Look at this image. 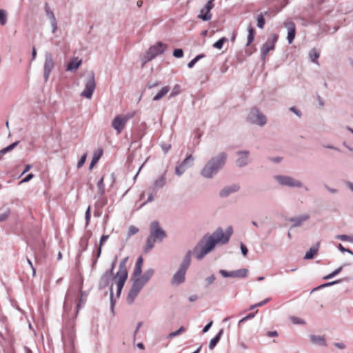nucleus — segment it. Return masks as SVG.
I'll return each mask as SVG.
<instances>
[{
    "label": "nucleus",
    "mask_w": 353,
    "mask_h": 353,
    "mask_svg": "<svg viewBox=\"0 0 353 353\" xmlns=\"http://www.w3.org/2000/svg\"><path fill=\"white\" fill-rule=\"evenodd\" d=\"M117 257L116 256L114 261L111 263V267L110 269L107 270L105 273L108 274V275L113 276L114 274V270L115 268L116 264H117Z\"/></svg>",
    "instance_id": "45"
},
{
    "label": "nucleus",
    "mask_w": 353,
    "mask_h": 353,
    "mask_svg": "<svg viewBox=\"0 0 353 353\" xmlns=\"http://www.w3.org/2000/svg\"><path fill=\"white\" fill-rule=\"evenodd\" d=\"M157 241L153 237L149 235L146 239V245L143 248L145 253L150 252L154 246V243Z\"/></svg>",
    "instance_id": "26"
},
{
    "label": "nucleus",
    "mask_w": 353,
    "mask_h": 353,
    "mask_svg": "<svg viewBox=\"0 0 353 353\" xmlns=\"http://www.w3.org/2000/svg\"><path fill=\"white\" fill-rule=\"evenodd\" d=\"M194 161V158L192 154H190L181 163L187 168L191 166L193 164Z\"/></svg>",
    "instance_id": "40"
},
{
    "label": "nucleus",
    "mask_w": 353,
    "mask_h": 353,
    "mask_svg": "<svg viewBox=\"0 0 353 353\" xmlns=\"http://www.w3.org/2000/svg\"><path fill=\"white\" fill-rule=\"evenodd\" d=\"M319 55V52L315 48H312L309 52L311 61L316 64H319L318 59Z\"/></svg>",
    "instance_id": "35"
},
{
    "label": "nucleus",
    "mask_w": 353,
    "mask_h": 353,
    "mask_svg": "<svg viewBox=\"0 0 353 353\" xmlns=\"http://www.w3.org/2000/svg\"><path fill=\"white\" fill-rule=\"evenodd\" d=\"M342 270H343V267H339L338 268L334 270L333 272H332L329 274L323 277V279L328 280V279H332L334 276H336V275H338L339 273H341L342 272Z\"/></svg>",
    "instance_id": "38"
},
{
    "label": "nucleus",
    "mask_w": 353,
    "mask_h": 353,
    "mask_svg": "<svg viewBox=\"0 0 353 353\" xmlns=\"http://www.w3.org/2000/svg\"><path fill=\"white\" fill-rule=\"evenodd\" d=\"M7 22L6 12L4 10L0 9V23L4 26Z\"/></svg>",
    "instance_id": "44"
},
{
    "label": "nucleus",
    "mask_w": 353,
    "mask_h": 353,
    "mask_svg": "<svg viewBox=\"0 0 353 353\" xmlns=\"http://www.w3.org/2000/svg\"><path fill=\"white\" fill-rule=\"evenodd\" d=\"M150 235L157 240V242H161L167 236V234L160 225L159 222H152L150 226Z\"/></svg>",
    "instance_id": "9"
},
{
    "label": "nucleus",
    "mask_w": 353,
    "mask_h": 353,
    "mask_svg": "<svg viewBox=\"0 0 353 353\" xmlns=\"http://www.w3.org/2000/svg\"><path fill=\"white\" fill-rule=\"evenodd\" d=\"M240 248L241 254L243 256H246L248 253V249L247 246L242 242L240 243Z\"/></svg>",
    "instance_id": "56"
},
{
    "label": "nucleus",
    "mask_w": 353,
    "mask_h": 353,
    "mask_svg": "<svg viewBox=\"0 0 353 353\" xmlns=\"http://www.w3.org/2000/svg\"><path fill=\"white\" fill-rule=\"evenodd\" d=\"M165 183V177L162 176L158 180L156 181L155 185L159 187H162Z\"/></svg>",
    "instance_id": "57"
},
{
    "label": "nucleus",
    "mask_w": 353,
    "mask_h": 353,
    "mask_svg": "<svg viewBox=\"0 0 353 353\" xmlns=\"http://www.w3.org/2000/svg\"><path fill=\"white\" fill-rule=\"evenodd\" d=\"M191 255L192 251L188 250L183 257L178 270L172 278L171 283L173 285H179L185 282L187 270L191 264Z\"/></svg>",
    "instance_id": "4"
},
{
    "label": "nucleus",
    "mask_w": 353,
    "mask_h": 353,
    "mask_svg": "<svg viewBox=\"0 0 353 353\" xmlns=\"http://www.w3.org/2000/svg\"><path fill=\"white\" fill-rule=\"evenodd\" d=\"M284 26L288 29V40L289 43H292L294 39L296 34V26L295 23L290 20L284 22Z\"/></svg>",
    "instance_id": "13"
},
{
    "label": "nucleus",
    "mask_w": 353,
    "mask_h": 353,
    "mask_svg": "<svg viewBox=\"0 0 353 353\" xmlns=\"http://www.w3.org/2000/svg\"><path fill=\"white\" fill-rule=\"evenodd\" d=\"M226 161V154L224 152L219 154L216 157L210 159L204 166L201 174L205 178H211L221 169Z\"/></svg>",
    "instance_id": "3"
},
{
    "label": "nucleus",
    "mask_w": 353,
    "mask_h": 353,
    "mask_svg": "<svg viewBox=\"0 0 353 353\" xmlns=\"http://www.w3.org/2000/svg\"><path fill=\"white\" fill-rule=\"evenodd\" d=\"M186 167L181 163L179 165L176 167L175 172L178 176H181L185 170Z\"/></svg>",
    "instance_id": "50"
},
{
    "label": "nucleus",
    "mask_w": 353,
    "mask_h": 353,
    "mask_svg": "<svg viewBox=\"0 0 353 353\" xmlns=\"http://www.w3.org/2000/svg\"><path fill=\"white\" fill-rule=\"evenodd\" d=\"M215 279H216V276L214 274H212L210 276L207 277L205 279V288H209V286L214 282Z\"/></svg>",
    "instance_id": "46"
},
{
    "label": "nucleus",
    "mask_w": 353,
    "mask_h": 353,
    "mask_svg": "<svg viewBox=\"0 0 353 353\" xmlns=\"http://www.w3.org/2000/svg\"><path fill=\"white\" fill-rule=\"evenodd\" d=\"M203 57H205V54H203L197 55L195 58H194L192 60H191L188 63V67L190 68H192L199 60H200L201 58H203Z\"/></svg>",
    "instance_id": "43"
},
{
    "label": "nucleus",
    "mask_w": 353,
    "mask_h": 353,
    "mask_svg": "<svg viewBox=\"0 0 353 353\" xmlns=\"http://www.w3.org/2000/svg\"><path fill=\"white\" fill-rule=\"evenodd\" d=\"M185 330L186 329H185V327L184 326H181L177 330H176L174 332H170L168 335V339H172L173 337L177 336L180 335L182 332H185Z\"/></svg>",
    "instance_id": "39"
},
{
    "label": "nucleus",
    "mask_w": 353,
    "mask_h": 353,
    "mask_svg": "<svg viewBox=\"0 0 353 353\" xmlns=\"http://www.w3.org/2000/svg\"><path fill=\"white\" fill-rule=\"evenodd\" d=\"M214 3L213 1L211 0H209L206 5L205 6V8L206 9V13L205 14H199V18L203 19V21H209L212 18V14H210V10L213 8Z\"/></svg>",
    "instance_id": "17"
},
{
    "label": "nucleus",
    "mask_w": 353,
    "mask_h": 353,
    "mask_svg": "<svg viewBox=\"0 0 353 353\" xmlns=\"http://www.w3.org/2000/svg\"><path fill=\"white\" fill-rule=\"evenodd\" d=\"M350 280V279L349 277H345V278H343V279H337V280H335V281H330V282L324 283L319 285L318 287L314 288L313 291L317 290H319V289H322V288H326V287H330V286H332V285L340 283L342 281H349Z\"/></svg>",
    "instance_id": "21"
},
{
    "label": "nucleus",
    "mask_w": 353,
    "mask_h": 353,
    "mask_svg": "<svg viewBox=\"0 0 353 353\" xmlns=\"http://www.w3.org/2000/svg\"><path fill=\"white\" fill-rule=\"evenodd\" d=\"M219 273L224 278L231 277V271H227L225 270H220Z\"/></svg>",
    "instance_id": "62"
},
{
    "label": "nucleus",
    "mask_w": 353,
    "mask_h": 353,
    "mask_svg": "<svg viewBox=\"0 0 353 353\" xmlns=\"http://www.w3.org/2000/svg\"><path fill=\"white\" fill-rule=\"evenodd\" d=\"M223 334V329H221L218 333L215 335L214 337H213L210 341V343H209V349L210 350H213L216 346V345L219 343V342L220 341L221 339V336Z\"/></svg>",
    "instance_id": "22"
},
{
    "label": "nucleus",
    "mask_w": 353,
    "mask_h": 353,
    "mask_svg": "<svg viewBox=\"0 0 353 353\" xmlns=\"http://www.w3.org/2000/svg\"><path fill=\"white\" fill-rule=\"evenodd\" d=\"M174 57L181 58L183 56V51L181 49H175L173 52Z\"/></svg>",
    "instance_id": "60"
},
{
    "label": "nucleus",
    "mask_w": 353,
    "mask_h": 353,
    "mask_svg": "<svg viewBox=\"0 0 353 353\" xmlns=\"http://www.w3.org/2000/svg\"><path fill=\"white\" fill-rule=\"evenodd\" d=\"M181 92V88L179 85H175L170 94V97H174L179 94Z\"/></svg>",
    "instance_id": "53"
},
{
    "label": "nucleus",
    "mask_w": 353,
    "mask_h": 353,
    "mask_svg": "<svg viewBox=\"0 0 353 353\" xmlns=\"http://www.w3.org/2000/svg\"><path fill=\"white\" fill-rule=\"evenodd\" d=\"M138 232H139L138 228H137L134 225H131L129 228L128 236V237H130V236L137 234Z\"/></svg>",
    "instance_id": "54"
},
{
    "label": "nucleus",
    "mask_w": 353,
    "mask_h": 353,
    "mask_svg": "<svg viewBox=\"0 0 353 353\" xmlns=\"http://www.w3.org/2000/svg\"><path fill=\"white\" fill-rule=\"evenodd\" d=\"M290 319H291V321L294 323V324H296V325H304L305 324V321L301 319V318H299V317H296V316H291L290 317Z\"/></svg>",
    "instance_id": "49"
},
{
    "label": "nucleus",
    "mask_w": 353,
    "mask_h": 353,
    "mask_svg": "<svg viewBox=\"0 0 353 353\" xmlns=\"http://www.w3.org/2000/svg\"><path fill=\"white\" fill-rule=\"evenodd\" d=\"M46 13H47L48 17L50 19L51 24L53 28L52 32L54 33L56 32V30H57V23L55 16H54L53 12L50 10H47Z\"/></svg>",
    "instance_id": "31"
},
{
    "label": "nucleus",
    "mask_w": 353,
    "mask_h": 353,
    "mask_svg": "<svg viewBox=\"0 0 353 353\" xmlns=\"http://www.w3.org/2000/svg\"><path fill=\"white\" fill-rule=\"evenodd\" d=\"M268 12H265L264 13H261L260 14L258 15V17H257V26L259 28L263 29L264 28V25H265L264 16L265 15H268Z\"/></svg>",
    "instance_id": "36"
},
{
    "label": "nucleus",
    "mask_w": 353,
    "mask_h": 353,
    "mask_svg": "<svg viewBox=\"0 0 353 353\" xmlns=\"http://www.w3.org/2000/svg\"><path fill=\"white\" fill-rule=\"evenodd\" d=\"M248 119L256 124H258L259 125H263L266 123V118L262 114L259 110L256 108H253L251 110Z\"/></svg>",
    "instance_id": "11"
},
{
    "label": "nucleus",
    "mask_w": 353,
    "mask_h": 353,
    "mask_svg": "<svg viewBox=\"0 0 353 353\" xmlns=\"http://www.w3.org/2000/svg\"><path fill=\"white\" fill-rule=\"evenodd\" d=\"M228 39L225 37H223L218 40L213 44V47L217 49L221 50L223 48V43L227 41Z\"/></svg>",
    "instance_id": "42"
},
{
    "label": "nucleus",
    "mask_w": 353,
    "mask_h": 353,
    "mask_svg": "<svg viewBox=\"0 0 353 353\" xmlns=\"http://www.w3.org/2000/svg\"><path fill=\"white\" fill-rule=\"evenodd\" d=\"M89 223L90 222H85V232H84V234L82 235L79 240L78 253L76 256L77 260H78L81 257V254L88 249L89 240L92 234L91 230H88Z\"/></svg>",
    "instance_id": "5"
},
{
    "label": "nucleus",
    "mask_w": 353,
    "mask_h": 353,
    "mask_svg": "<svg viewBox=\"0 0 353 353\" xmlns=\"http://www.w3.org/2000/svg\"><path fill=\"white\" fill-rule=\"evenodd\" d=\"M238 154L239 155V158L236 161V164L238 166H243L248 163V152L244 151V152H238Z\"/></svg>",
    "instance_id": "24"
},
{
    "label": "nucleus",
    "mask_w": 353,
    "mask_h": 353,
    "mask_svg": "<svg viewBox=\"0 0 353 353\" xmlns=\"http://www.w3.org/2000/svg\"><path fill=\"white\" fill-rule=\"evenodd\" d=\"M278 36L274 34L272 40L267 41L261 47V54L263 57H265L270 50L274 49L275 43L276 42Z\"/></svg>",
    "instance_id": "14"
},
{
    "label": "nucleus",
    "mask_w": 353,
    "mask_h": 353,
    "mask_svg": "<svg viewBox=\"0 0 353 353\" xmlns=\"http://www.w3.org/2000/svg\"><path fill=\"white\" fill-rule=\"evenodd\" d=\"M336 239L342 241L353 242V237L347 234H339L336 236Z\"/></svg>",
    "instance_id": "41"
},
{
    "label": "nucleus",
    "mask_w": 353,
    "mask_h": 353,
    "mask_svg": "<svg viewBox=\"0 0 353 353\" xmlns=\"http://www.w3.org/2000/svg\"><path fill=\"white\" fill-rule=\"evenodd\" d=\"M128 259V258L125 257L121 260V261L120 262V264H119V270H127L125 264H126Z\"/></svg>",
    "instance_id": "58"
},
{
    "label": "nucleus",
    "mask_w": 353,
    "mask_h": 353,
    "mask_svg": "<svg viewBox=\"0 0 353 353\" xmlns=\"http://www.w3.org/2000/svg\"><path fill=\"white\" fill-rule=\"evenodd\" d=\"M101 154H102V150H101L100 153L98 155H97L96 154H94V156L92 160L90 167H92L98 161V160L100 159Z\"/></svg>",
    "instance_id": "61"
},
{
    "label": "nucleus",
    "mask_w": 353,
    "mask_h": 353,
    "mask_svg": "<svg viewBox=\"0 0 353 353\" xmlns=\"http://www.w3.org/2000/svg\"><path fill=\"white\" fill-rule=\"evenodd\" d=\"M142 274V268L141 267H134L133 274L131 279H134V277L140 276Z\"/></svg>",
    "instance_id": "52"
},
{
    "label": "nucleus",
    "mask_w": 353,
    "mask_h": 353,
    "mask_svg": "<svg viewBox=\"0 0 353 353\" xmlns=\"http://www.w3.org/2000/svg\"><path fill=\"white\" fill-rule=\"evenodd\" d=\"M109 239V235L108 234H103L99 240V247L102 248L103 245L104 243Z\"/></svg>",
    "instance_id": "59"
},
{
    "label": "nucleus",
    "mask_w": 353,
    "mask_h": 353,
    "mask_svg": "<svg viewBox=\"0 0 353 353\" xmlns=\"http://www.w3.org/2000/svg\"><path fill=\"white\" fill-rule=\"evenodd\" d=\"M154 270L152 268L147 270L144 274L139 278L145 284L154 275Z\"/></svg>",
    "instance_id": "29"
},
{
    "label": "nucleus",
    "mask_w": 353,
    "mask_h": 353,
    "mask_svg": "<svg viewBox=\"0 0 353 353\" xmlns=\"http://www.w3.org/2000/svg\"><path fill=\"white\" fill-rule=\"evenodd\" d=\"M170 91V87L169 86H164L163 87L161 90L154 97L153 100L154 101H159L161 99H162L163 97H165Z\"/></svg>",
    "instance_id": "30"
},
{
    "label": "nucleus",
    "mask_w": 353,
    "mask_h": 353,
    "mask_svg": "<svg viewBox=\"0 0 353 353\" xmlns=\"http://www.w3.org/2000/svg\"><path fill=\"white\" fill-rule=\"evenodd\" d=\"M54 63L52 58L50 56H48L46 58L44 63V77L46 81H48L50 74L52 70L54 68Z\"/></svg>",
    "instance_id": "15"
},
{
    "label": "nucleus",
    "mask_w": 353,
    "mask_h": 353,
    "mask_svg": "<svg viewBox=\"0 0 353 353\" xmlns=\"http://www.w3.org/2000/svg\"><path fill=\"white\" fill-rule=\"evenodd\" d=\"M21 223H27L26 228L23 229L24 235H29L32 239H37L40 235L41 226L38 223L33 222H20Z\"/></svg>",
    "instance_id": "10"
},
{
    "label": "nucleus",
    "mask_w": 353,
    "mask_h": 353,
    "mask_svg": "<svg viewBox=\"0 0 353 353\" xmlns=\"http://www.w3.org/2000/svg\"><path fill=\"white\" fill-rule=\"evenodd\" d=\"M310 341L320 346H327L325 338L323 336L320 335H310Z\"/></svg>",
    "instance_id": "19"
},
{
    "label": "nucleus",
    "mask_w": 353,
    "mask_h": 353,
    "mask_svg": "<svg viewBox=\"0 0 353 353\" xmlns=\"http://www.w3.org/2000/svg\"><path fill=\"white\" fill-rule=\"evenodd\" d=\"M337 248L339 249V250L343 253L344 252H347L351 255H353V251L351 250L349 248H345V247H343V245L341 244V243H339L338 245H337Z\"/></svg>",
    "instance_id": "51"
},
{
    "label": "nucleus",
    "mask_w": 353,
    "mask_h": 353,
    "mask_svg": "<svg viewBox=\"0 0 353 353\" xmlns=\"http://www.w3.org/2000/svg\"><path fill=\"white\" fill-rule=\"evenodd\" d=\"M116 284H117V297H119L121 294V292H122V290L123 288V286L125 285V283H119V282H115Z\"/></svg>",
    "instance_id": "55"
},
{
    "label": "nucleus",
    "mask_w": 353,
    "mask_h": 353,
    "mask_svg": "<svg viewBox=\"0 0 353 353\" xmlns=\"http://www.w3.org/2000/svg\"><path fill=\"white\" fill-rule=\"evenodd\" d=\"M96 83L94 80V74L92 72H89L86 77L85 89L81 92V96L87 99H90L95 90Z\"/></svg>",
    "instance_id": "7"
},
{
    "label": "nucleus",
    "mask_w": 353,
    "mask_h": 353,
    "mask_svg": "<svg viewBox=\"0 0 353 353\" xmlns=\"http://www.w3.org/2000/svg\"><path fill=\"white\" fill-rule=\"evenodd\" d=\"M81 64V60L74 58L67 65V70L72 71L77 70Z\"/></svg>",
    "instance_id": "25"
},
{
    "label": "nucleus",
    "mask_w": 353,
    "mask_h": 353,
    "mask_svg": "<svg viewBox=\"0 0 353 353\" xmlns=\"http://www.w3.org/2000/svg\"><path fill=\"white\" fill-rule=\"evenodd\" d=\"M168 46L162 42H157L155 45L151 46L147 52L145 57V61H149L157 56L163 53L167 49Z\"/></svg>",
    "instance_id": "8"
},
{
    "label": "nucleus",
    "mask_w": 353,
    "mask_h": 353,
    "mask_svg": "<svg viewBox=\"0 0 353 353\" xmlns=\"http://www.w3.org/2000/svg\"><path fill=\"white\" fill-rule=\"evenodd\" d=\"M110 309L111 311L114 313V308L116 303V300L114 298V292H113V284H112L110 287Z\"/></svg>",
    "instance_id": "37"
},
{
    "label": "nucleus",
    "mask_w": 353,
    "mask_h": 353,
    "mask_svg": "<svg viewBox=\"0 0 353 353\" xmlns=\"http://www.w3.org/2000/svg\"><path fill=\"white\" fill-rule=\"evenodd\" d=\"M134 116V113H128L125 115H117L112 121V127L120 134L125 126L127 121Z\"/></svg>",
    "instance_id": "6"
},
{
    "label": "nucleus",
    "mask_w": 353,
    "mask_h": 353,
    "mask_svg": "<svg viewBox=\"0 0 353 353\" xmlns=\"http://www.w3.org/2000/svg\"><path fill=\"white\" fill-rule=\"evenodd\" d=\"M132 280L133 281V283L131 288L134 290H137L139 292H140L142 288H143L145 283L139 278H136Z\"/></svg>",
    "instance_id": "28"
},
{
    "label": "nucleus",
    "mask_w": 353,
    "mask_h": 353,
    "mask_svg": "<svg viewBox=\"0 0 353 353\" xmlns=\"http://www.w3.org/2000/svg\"><path fill=\"white\" fill-rule=\"evenodd\" d=\"M265 335L268 337H276L279 336V332L276 330L268 331Z\"/></svg>",
    "instance_id": "63"
},
{
    "label": "nucleus",
    "mask_w": 353,
    "mask_h": 353,
    "mask_svg": "<svg viewBox=\"0 0 353 353\" xmlns=\"http://www.w3.org/2000/svg\"><path fill=\"white\" fill-rule=\"evenodd\" d=\"M212 324H213V321H210L209 323H208L204 326V327L203 328V330H202V332H203V333H206L207 332H208V331H209V330L210 329V327H212Z\"/></svg>",
    "instance_id": "64"
},
{
    "label": "nucleus",
    "mask_w": 353,
    "mask_h": 353,
    "mask_svg": "<svg viewBox=\"0 0 353 353\" xmlns=\"http://www.w3.org/2000/svg\"><path fill=\"white\" fill-rule=\"evenodd\" d=\"M320 243L318 242L312 247H311L309 250L305 253L303 259L305 260H311L314 258V256L318 253L319 249Z\"/></svg>",
    "instance_id": "18"
},
{
    "label": "nucleus",
    "mask_w": 353,
    "mask_h": 353,
    "mask_svg": "<svg viewBox=\"0 0 353 353\" xmlns=\"http://www.w3.org/2000/svg\"><path fill=\"white\" fill-rule=\"evenodd\" d=\"M276 181L283 185H288L290 187H301V183L299 181L295 180L293 178L288 176H276Z\"/></svg>",
    "instance_id": "12"
},
{
    "label": "nucleus",
    "mask_w": 353,
    "mask_h": 353,
    "mask_svg": "<svg viewBox=\"0 0 353 353\" xmlns=\"http://www.w3.org/2000/svg\"><path fill=\"white\" fill-rule=\"evenodd\" d=\"M81 297L79 299V303L77 305V308L74 314L71 317H66L65 314L63 315L64 326L61 330V339L64 345L68 343L72 347L74 345L75 339V319L77 317L79 310L81 307V303L83 301L82 296L83 292L81 290Z\"/></svg>",
    "instance_id": "2"
},
{
    "label": "nucleus",
    "mask_w": 353,
    "mask_h": 353,
    "mask_svg": "<svg viewBox=\"0 0 353 353\" xmlns=\"http://www.w3.org/2000/svg\"><path fill=\"white\" fill-rule=\"evenodd\" d=\"M112 279H113L112 276L104 272L99 279V289L102 290L105 288L109 285Z\"/></svg>",
    "instance_id": "16"
},
{
    "label": "nucleus",
    "mask_w": 353,
    "mask_h": 353,
    "mask_svg": "<svg viewBox=\"0 0 353 353\" xmlns=\"http://www.w3.org/2000/svg\"><path fill=\"white\" fill-rule=\"evenodd\" d=\"M128 270H118L113 279L115 282L125 283L128 279Z\"/></svg>",
    "instance_id": "20"
},
{
    "label": "nucleus",
    "mask_w": 353,
    "mask_h": 353,
    "mask_svg": "<svg viewBox=\"0 0 353 353\" xmlns=\"http://www.w3.org/2000/svg\"><path fill=\"white\" fill-rule=\"evenodd\" d=\"M104 178L102 176L97 183L99 188V192L100 194H103L105 192V185L103 183Z\"/></svg>",
    "instance_id": "47"
},
{
    "label": "nucleus",
    "mask_w": 353,
    "mask_h": 353,
    "mask_svg": "<svg viewBox=\"0 0 353 353\" xmlns=\"http://www.w3.org/2000/svg\"><path fill=\"white\" fill-rule=\"evenodd\" d=\"M248 41H247L246 46H249L253 42V41L254 39L255 30L252 27V26L250 24L248 26Z\"/></svg>",
    "instance_id": "32"
},
{
    "label": "nucleus",
    "mask_w": 353,
    "mask_h": 353,
    "mask_svg": "<svg viewBox=\"0 0 353 353\" xmlns=\"http://www.w3.org/2000/svg\"><path fill=\"white\" fill-rule=\"evenodd\" d=\"M139 292L137 290H134L132 288L130 289L128 294L127 296V301L129 304H132L134 303L136 297L139 294Z\"/></svg>",
    "instance_id": "33"
},
{
    "label": "nucleus",
    "mask_w": 353,
    "mask_h": 353,
    "mask_svg": "<svg viewBox=\"0 0 353 353\" xmlns=\"http://www.w3.org/2000/svg\"><path fill=\"white\" fill-rule=\"evenodd\" d=\"M238 190H239V186L236 185H234L231 187H228V188L223 189L220 192V195L222 197L227 196L230 193L234 192L237 191Z\"/></svg>",
    "instance_id": "27"
},
{
    "label": "nucleus",
    "mask_w": 353,
    "mask_h": 353,
    "mask_svg": "<svg viewBox=\"0 0 353 353\" xmlns=\"http://www.w3.org/2000/svg\"><path fill=\"white\" fill-rule=\"evenodd\" d=\"M18 144V142H14L13 143H12L11 145H8V147L2 149L1 151H0V154H5L6 152L12 150V149H14Z\"/></svg>",
    "instance_id": "48"
},
{
    "label": "nucleus",
    "mask_w": 353,
    "mask_h": 353,
    "mask_svg": "<svg viewBox=\"0 0 353 353\" xmlns=\"http://www.w3.org/2000/svg\"><path fill=\"white\" fill-rule=\"evenodd\" d=\"M248 270L246 268H241L236 270L231 271V277L232 278H245L248 276Z\"/></svg>",
    "instance_id": "23"
},
{
    "label": "nucleus",
    "mask_w": 353,
    "mask_h": 353,
    "mask_svg": "<svg viewBox=\"0 0 353 353\" xmlns=\"http://www.w3.org/2000/svg\"><path fill=\"white\" fill-rule=\"evenodd\" d=\"M139 292L137 290H134L132 288L130 289L128 294L127 296V301L129 304H132L134 303L136 297L139 294Z\"/></svg>",
    "instance_id": "34"
},
{
    "label": "nucleus",
    "mask_w": 353,
    "mask_h": 353,
    "mask_svg": "<svg viewBox=\"0 0 353 353\" xmlns=\"http://www.w3.org/2000/svg\"><path fill=\"white\" fill-rule=\"evenodd\" d=\"M232 234L233 228L230 225L226 228L225 232L221 227H219L210 235L205 234L192 250L196 254V259L201 261L208 253L214 250L216 245L228 243Z\"/></svg>",
    "instance_id": "1"
}]
</instances>
